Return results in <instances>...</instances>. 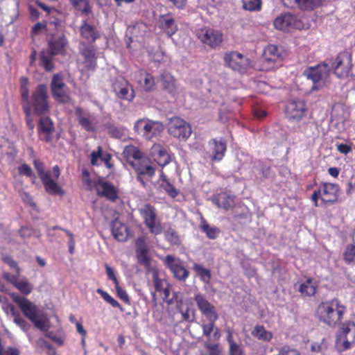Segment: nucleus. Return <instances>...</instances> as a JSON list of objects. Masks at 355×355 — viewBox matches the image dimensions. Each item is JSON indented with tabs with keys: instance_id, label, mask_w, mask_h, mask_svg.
Returning <instances> with one entry per match:
<instances>
[{
	"instance_id": "a19ab883",
	"label": "nucleus",
	"mask_w": 355,
	"mask_h": 355,
	"mask_svg": "<svg viewBox=\"0 0 355 355\" xmlns=\"http://www.w3.org/2000/svg\"><path fill=\"white\" fill-rule=\"evenodd\" d=\"M15 287L24 295H29L33 289V284H31L26 277H23L21 279L19 280Z\"/></svg>"
},
{
	"instance_id": "49530a36",
	"label": "nucleus",
	"mask_w": 355,
	"mask_h": 355,
	"mask_svg": "<svg viewBox=\"0 0 355 355\" xmlns=\"http://www.w3.org/2000/svg\"><path fill=\"white\" fill-rule=\"evenodd\" d=\"M96 293H98L102 298L107 303H109L114 308H118L120 310H123L121 305L114 299L107 292L102 290L101 288H98L96 290Z\"/></svg>"
},
{
	"instance_id": "5fc2aeb1",
	"label": "nucleus",
	"mask_w": 355,
	"mask_h": 355,
	"mask_svg": "<svg viewBox=\"0 0 355 355\" xmlns=\"http://www.w3.org/2000/svg\"><path fill=\"white\" fill-rule=\"evenodd\" d=\"M180 313L182 315V320L192 322L195 320V311L189 307L185 309H181Z\"/></svg>"
},
{
	"instance_id": "e2e57ef3",
	"label": "nucleus",
	"mask_w": 355,
	"mask_h": 355,
	"mask_svg": "<svg viewBox=\"0 0 355 355\" xmlns=\"http://www.w3.org/2000/svg\"><path fill=\"white\" fill-rule=\"evenodd\" d=\"M18 170L21 175H24L26 177H31L33 175V171L31 168L26 164H22L19 166Z\"/></svg>"
},
{
	"instance_id": "f03ea898",
	"label": "nucleus",
	"mask_w": 355,
	"mask_h": 355,
	"mask_svg": "<svg viewBox=\"0 0 355 355\" xmlns=\"http://www.w3.org/2000/svg\"><path fill=\"white\" fill-rule=\"evenodd\" d=\"M12 300L15 302L24 315L28 319L36 328L46 331L49 329V319L44 312L36 304L26 297L20 296L17 293L10 295Z\"/></svg>"
},
{
	"instance_id": "e433bc0d",
	"label": "nucleus",
	"mask_w": 355,
	"mask_h": 355,
	"mask_svg": "<svg viewBox=\"0 0 355 355\" xmlns=\"http://www.w3.org/2000/svg\"><path fill=\"white\" fill-rule=\"evenodd\" d=\"M138 82L140 86L146 92H150L154 89V78L152 75L146 72L140 73V78Z\"/></svg>"
},
{
	"instance_id": "4468645a",
	"label": "nucleus",
	"mask_w": 355,
	"mask_h": 355,
	"mask_svg": "<svg viewBox=\"0 0 355 355\" xmlns=\"http://www.w3.org/2000/svg\"><path fill=\"white\" fill-rule=\"evenodd\" d=\"M274 26L277 29L284 31L293 28L301 29L304 26L301 19L291 13L277 17L274 21Z\"/></svg>"
},
{
	"instance_id": "4be33fe9",
	"label": "nucleus",
	"mask_w": 355,
	"mask_h": 355,
	"mask_svg": "<svg viewBox=\"0 0 355 355\" xmlns=\"http://www.w3.org/2000/svg\"><path fill=\"white\" fill-rule=\"evenodd\" d=\"M211 151V158L212 162H220L225 157L227 150V143L225 140L216 139H211L209 142Z\"/></svg>"
},
{
	"instance_id": "0e129e2a",
	"label": "nucleus",
	"mask_w": 355,
	"mask_h": 355,
	"mask_svg": "<svg viewBox=\"0 0 355 355\" xmlns=\"http://www.w3.org/2000/svg\"><path fill=\"white\" fill-rule=\"evenodd\" d=\"M105 268L108 279L113 281L114 285L118 284L119 281L114 274L113 269L107 263L105 264Z\"/></svg>"
},
{
	"instance_id": "de8ad7c7",
	"label": "nucleus",
	"mask_w": 355,
	"mask_h": 355,
	"mask_svg": "<svg viewBox=\"0 0 355 355\" xmlns=\"http://www.w3.org/2000/svg\"><path fill=\"white\" fill-rule=\"evenodd\" d=\"M71 4L78 10L88 15L91 8L87 0H69Z\"/></svg>"
},
{
	"instance_id": "774afa93",
	"label": "nucleus",
	"mask_w": 355,
	"mask_h": 355,
	"mask_svg": "<svg viewBox=\"0 0 355 355\" xmlns=\"http://www.w3.org/2000/svg\"><path fill=\"white\" fill-rule=\"evenodd\" d=\"M18 276H19V275H17V273H16V275H12L11 274H10L9 272H3V279H6L8 282L12 284L14 286L19 281Z\"/></svg>"
},
{
	"instance_id": "052dcab7",
	"label": "nucleus",
	"mask_w": 355,
	"mask_h": 355,
	"mask_svg": "<svg viewBox=\"0 0 355 355\" xmlns=\"http://www.w3.org/2000/svg\"><path fill=\"white\" fill-rule=\"evenodd\" d=\"M282 355H302L300 351L295 348L285 345L279 348Z\"/></svg>"
},
{
	"instance_id": "aec40b11",
	"label": "nucleus",
	"mask_w": 355,
	"mask_h": 355,
	"mask_svg": "<svg viewBox=\"0 0 355 355\" xmlns=\"http://www.w3.org/2000/svg\"><path fill=\"white\" fill-rule=\"evenodd\" d=\"M306 112V104L303 100H293L287 104L286 107V115L290 119L298 121L305 115Z\"/></svg>"
},
{
	"instance_id": "58836bf2",
	"label": "nucleus",
	"mask_w": 355,
	"mask_h": 355,
	"mask_svg": "<svg viewBox=\"0 0 355 355\" xmlns=\"http://www.w3.org/2000/svg\"><path fill=\"white\" fill-rule=\"evenodd\" d=\"M10 313L14 322L24 331H27L30 328V324L21 317L19 312L17 311L14 306H11Z\"/></svg>"
},
{
	"instance_id": "9b49d317",
	"label": "nucleus",
	"mask_w": 355,
	"mask_h": 355,
	"mask_svg": "<svg viewBox=\"0 0 355 355\" xmlns=\"http://www.w3.org/2000/svg\"><path fill=\"white\" fill-rule=\"evenodd\" d=\"M137 173V179L143 186L146 185L144 179L146 177L152 178L155 174V168L151 165V161L147 157L143 156L132 166Z\"/></svg>"
},
{
	"instance_id": "5701e85b",
	"label": "nucleus",
	"mask_w": 355,
	"mask_h": 355,
	"mask_svg": "<svg viewBox=\"0 0 355 355\" xmlns=\"http://www.w3.org/2000/svg\"><path fill=\"white\" fill-rule=\"evenodd\" d=\"M150 155L154 160L162 167L168 164L171 162V157L166 150L160 144H155L150 149Z\"/></svg>"
},
{
	"instance_id": "4d7b16f0",
	"label": "nucleus",
	"mask_w": 355,
	"mask_h": 355,
	"mask_svg": "<svg viewBox=\"0 0 355 355\" xmlns=\"http://www.w3.org/2000/svg\"><path fill=\"white\" fill-rule=\"evenodd\" d=\"M114 287L116 289L117 296L119 297V299L123 301L125 304H130V297L127 292L119 286V283H118V284L114 285Z\"/></svg>"
},
{
	"instance_id": "ea45409f",
	"label": "nucleus",
	"mask_w": 355,
	"mask_h": 355,
	"mask_svg": "<svg viewBox=\"0 0 355 355\" xmlns=\"http://www.w3.org/2000/svg\"><path fill=\"white\" fill-rule=\"evenodd\" d=\"M161 177L162 180V188L170 197L174 198L178 196L179 193L178 190L168 180L165 175L162 174Z\"/></svg>"
},
{
	"instance_id": "cd10ccee",
	"label": "nucleus",
	"mask_w": 355,
	"mask_h": 355,
	"mask_svg": "<svg viewBox=\"0 0 355 355\" xmlns=\"http://www.w3.org/2000/svg\"><path fill=\"white\" fill-rule=\"evenodd\" d=\"M123 156L127 163L132 166L135 162H137L144 155L138 148L130 145L125 146L124 148L123 151Z\"/></svg>"
},
{
	"instance_id": "2eb2a0df",
	"label": "nucleus",
	"mask_w": 355,
	"mask_h": 355,
	"mask_svg": "<svg viewBox=\"0 0 355 355\" xmlns=\"http://www.w3.org/2000/svg\"><path fill=\"white\" fill-rule=\"evenodd\" d=\"M94 187L97 195L100 197H103L112 202L119 198L118 189L112 182L99 179L95 182Z\"/></svg>"
},
{
	"instance_id": "6e6552de",
	"label": "nucleus",
	"mask_w": 355,
	"mask_h": 355,
	"mask_svg": "<svg viewBox=\"0 0 355 355\" xmlns=\"http://www.w3.org/2000/svg\"><path fill=\"white\" fill-rule=\"evenodd\" d=\"M139 212L144 220V223L152 234L158 235L162 232V224L157 218L155 207L150 204H145L139 209Z\"/></svg>"
},
{
	"instance_id": "7ed1b4c3",
	"label": "nucleus",
	"mask_w": 355,
	"mask_h": 355,
	"mask_svg": "<svg viewBox=\"0 0 355 355\" xmlns=\"http://www.w3.org/2000/svg\"><path fill=\"white\" fill-rule=\"evenodd\" d=\"M47 94V87L44 85H39L33 92L31 101L28 105H24L26 125L30 130H32L35 126L31 116V107L37 114L47 113L49 109Z\"/></svg>"
},
{
	"instance_id": "c85d7f7f",
	"label": "nucleus",
	"mask_w": 355,
	"mask_h": 355,
	"mask_svg": "<svg viewBox=\"0 0 355 355\" xmlns=\"http://www.w3.org/2000/svg\"><path fill=\"white\" fill-rule=\"evenodd\" d=\"M159 22L160 27L169 36L175 34L178 30L177 25L175 24L173 18L169 15H161Z\"/></svg>"
},
{
	"instance_id": "9d476101",
	"label": "nucleus",
	"mask_w": 355,
	"mask_h": 355,
	"mask_svg": "<svg viewBox=\"0 0 355 355\" xmlns=\"http://www.w3.org/2000/svg\"><path fill=\"white\" fill-rule=\"evenodd\" d=\"M164 263L172 272L173 277L180 282H185L189 277L190 272L180 259H175L171 254L166 255Z\"/></svg>"
},
{
	"instance_id": "f704fd0d",
	"label": "nucleus",
	"mask_w": 355,
	"mask_h": 355,
	"mask_svg": "<svg viewBox=\"0 0 355 355\" xmlns=\"http://www.w3.org/2000/svg\"><path fill=\"white\" fill-rule=\"evenodd\" d=\"M199 227L200 229L203 232H205L206 236L210 239H216L220 232V229L217 227H211L207 220L202 216L201 217Z\"/></svg>"
},
{
	"instance_id": "0eeeda50",
	"label": "nucleus",
	"mask_w": 355,
	"mask_h": 355,
	"mask_svg": "<svg viewBox=\"0 0 355 355\" xmlns=\"http://www.w3.org/2000/svg\"><path fill=\"white\" fill-rule=\"evenodd\" d=\"M34 166L46 193L50 195L61 196L65 194L62 187L52 178L51 172L45 170L43 162L35 160Z\"/></svg>"
},
{
	"instance_id": "338daca9",
	"label": "nucleus",
	"mask_w": 355,
	"mask_h": 355,
	"mask_svg": "<svg viewBox=\"0 0 355 355\" xmlns=\"http://www.w3.org/2000/svg\"><path fill=\"white\" fill-rule=\"evenodd\" d=\"M0 355H20V352L13 347H8L5 350L0 348Z\"/></svg>"
},
{
	"instance_id": "b1692460",
	"label": "nucleus",
	"mask_w": 355,
	"mask_h": 355,
	"mask_svg": "<svg viewBox=\"0 0 355 355\" xmlns=\"http://www.w3.org/2000/svg\"><path fill=\"white\" fill-rule=\"evenodd\" d=\"M51 85L53 97L60 101H64L67 98L65 92L66 86L61 76L58 74H55L52 78Z\"/></svg>"
},
{
	"instance_id": "7c9ffc66",
	"label": "nucleus",
	"mask_w": 355,
	"mask_h": 355,
	"mask_svg": "<svg viewBox=\"0 0 355 355\" xmlns=\"http://www.w3.org/2000/svg\"><path fill=\"white\" fill-rule=\"evenodd\" d=\"M55 55L53 54L50 51L44 50L42 51L40 53V64L46 71H52L55 65L53 63L54 56Z\"/></svg>"
},
{
	"instance_id": "c756f323",
	"label": "nucleus",
	"mask_w": 355,
	"mask_h": 355,
	"mask_svg": "<svg viewBox=\"0 0 355 355\" xmlns=\"http://www.w3.org/2000/svg\"><path fill=\"white\" fill-rule=\"evenodd\" d=\"M159 80L162 82L163 87L172 96L176 93V85L173 77L167 71H163L159 76Z\"/></svg>"
},
{
	"instance_id": "ddd939ff",
	"label": "nucleus",
	"mask_w": 355,
	"mask_h": 355,
	"mask_svg": "<svg viewBox=\"0 0 355 355\" xmlns=\"http://www.w3.org/2000/svg\"><path fill=\"white\" fill-rule=\"evenodd\" d=\"M318 191L321 196V201L324 205L334 204L338 201L339 197V185L330 182H321Z\"/></svg>"
},
{
	"instance_id": "dca6fc26",
	"label": "nucleus",
	"mask_w": 355,
	"mask_h": 355,
	"mask_svg": "<svg viewBox=\"0 0 355 355\" xmlns=\"http://www.w3.org/2000/svg\"><path fill=\"white\" fill-rule=\"evenodd\" d=\"M198 38L204 44L211 48L219 46L223 41V35L218 31L203 28L197 31Z\"/></svg>"
},
{
	"instance_id": "412c9836",
	"label": "nucleus",
	"mask_w": 355,
	"mask_h": 355,
	"mask_svg": "<svg viewBox=\"0 0 355 355\" xmlns=\"http://www.w3.org/2000/svg\"><path fill=\"white\" fill-rule=\"evenodd\" d=\"M76 114L79 124L87 132H92L95 130L98 121L96 117L87 112L83 110L76 109Z\"/></svg>"
},
{
	"instance_id": "393cba45",
	"label": "nucleus",
	"mask_w": 355,
	"mask_h": 355,
	"mask_svg": "<svg viewBox=\"0 0 355 355\" xmlns=\"http://www.w3.org/2000/svg\"><path fill=\"white\" fill-rule=\"evenodd\" d=\"M80 34L81 38L89 44L94 42L99 37V32L97 28L86 21H83L80 27Z\"/></svg>"
},
{
	"instance_id": "c9c22d12",
	"label": "nucleus",
	"mask_w": 355,
	"mask_h": 355,
	"mask_svg": "<svg viewBox=\"0 0 355 355\" xmlns=\"http://www.w3.org/2000/svg\"><path fill=\"white\" fill-rule=\"evenodd\" d=\"M203 346L206 351L201 350L197 355H222V349L218 343H211L206 341Z\"/></svg>"
},
{
	"instance_id": "a18cd8bd",
	"label": "nucleus",
	"mask_w": 355,
	"mask_h": 355,
	"mask_svg": "<svg viewBox=\"0 0 355 355\" xmlns=\"http://www.w3.org/2000/svg\"><path fill=\"white\" fill-rule=\"evenodd\" d=\"M215 204L217 205L218 208H222L226 211L231 209L233 206V200L232 199L226 195H223V196L218 197L215 200Z\"/></svg>"
},
{
	"instance_id": "f8f14e48",
	"label": "nucleus",
	"mask_w": 355,
	"mask_h": 355,
	"mask_svg": "<svg viewBox=\"0 0 355 355\" xmlns=\"http://www.w3.org/2000/svg\"><path fill=\"white\" fill-rule=\"evenodd\" d=\"M334 73L338 78L347 77L352 69V56L348 52L340 53L332 64Z\"/></svg>"
},
{
	"instance_id": "4c0bfd02",
	"label": "nucleus",
	"mask_w": 355,
	"mask_h": 355,
	"mask_svg": "<svg viewBox=\"0 0 355 355\" xmlns=\"http://www.w3.org/2000/svg\"><path fill=\"white\" fill-rule=\"evenodd\" d=\"M193 270L195 271L196 275L200 277V279L204 282H209L211 278V270L208 268H205L202 265L198 263L193 264Z\"/></svg>"
},
{
	"instance_id": "20e7f679",
	"label": "nucleus",
	"mask_w": 355,
	"mask_h": 355,
	"mask_svg": "<svg viewBox=\"0 0 355 355\" xmlns=\"http://www.w3.org/2000/svg\"><path fill=\"white\" fill-rule=\"evenodd\" d=\"M194 301L201 313L206 317L209 323L202 324L201 328L203 335L209 338L214 331L215 323L218 319V314L214 304L209 302L206 297L200 293L195 294Z\"/></svg>"
},
{
	"instance_id": "6ab92c4d",
	"label": "nucleus",
	"mask_w": 355,
	"mask_h": 355,
	"mask_svg": "<svg viewBox=\"0 0 355 355\" xmlns=\"http://www.w3.org/2000/svg\"><path fill=\"white\" fill-rule=\"evenodd\" d=\"M134 130L137 132L149 133L152 132L153 133H160L164 131V125L157 121L141 119L135 122Z\"/></svg>"
},
{
	"instance_id": "a211bd4d",
	"label": "nucleus",
	"mask_w": 355,
	"mask_h": 355,
	"mask_svg": "<svg viewBox=\"0 0 355 355\" xmlns=\"http://www.w3.org/2000/svg\"><path fill=\"white\" fill-rule=\"evenodd\" d=\"M224 61L227 66L239 71L245 69L250 65V60L247 58L235 51L227 53L224 56Z\"/></svg>"
},
{
	"instance_id": "8fccbe9b",
	"label": "nucleus",
	"mask_w": 355,
	"mask_h": 355,
	"mask_svg": "<svg viewBox=\"0 0 355 355\" xmlns=\"http://www.w3.org/2000/svg\"><path fill=\"white\" fill-rule=\"evenodd\" d=\"M243 8L249 11H258L261 10V0H243Z\"/></svg>"
},
{
	"instance_id": "864d4df0",
	"label": "nucleus",
	"mask_w": 355,
	"mask_h": 355,
	"mask_svg": "<svg viewBox=\"0 0 355 355\" xmlns=\"http://www.w3.org/2000/svg\"><path fill=\"white\" fill-rule=\"evenodd\" d=\"M352 145L353 143L349 140L346 141L345 144L338 142L336 144L337 150L344 155H347L352 151Z\"/></svg>"
},
{
	"instance_id": "bb28decb",
	"label": "nucleus",
	"mask_w": 355,
	"mask_h": 355,
	"mask_svg": "<svg viewBox=\"0 0 355 355\" xmlns=\"http://www.w3.org/2000/svg\"><path fill=\"white\" fill-rule=\"evenodd\" d=\"M111 230L113 236L119 241H125L128 236V227L119 220L112 222Z\"/></svg>"
},
{
	"instance_id": "bf43d9fd",
	"label": "nucleus",
	"mask_w": 355,
	"mask_h": 355,
	"mask_svg": "<svg viewBox=\"0 0 355 355\" xmlns=\"http://www.w3.org/2000/svg\"><path fill=\"white\" fill-rule=\"evenodd\" d=\"M3 261L8 264L10 268H14L16 270L17 275L20 274V268L19 267L16 261L13 259L11 256H5L2 259Z\"/></svg>"
},
{
	"instance_id": "603ef678",
	"label": "nucleus",
	"mask_w": 355,
	"mask_h": 355,
	"mask_svg": "<svg viewBox=\"0 0 355 355\" xmlns=\"http://www.w3.org/2000/svg\"><path fill=\"white\" fill-rule=\"evenodd\" d=\"M355 258V245L353 244L347 245L344 254L343 259L347 263H351L354 261Z\"/></svg>"
},
{
	"instance_id": "680f3d73",
	"label": "nucleus",
	"mask_w": 355,
	"mask_h": 355,
	"mask_svg": "<svg viewBox=\"0 0 355 355\" xmlns=\"http://www.w3.org/2000/svg\"><path fill=\"white\" fill-rule=\"evenodd\" d=\"M136 252L143 250H148V246L146 243V239L144 236H139L136 239L135 241Z\"/></svg>"
},
{
	"instance_id": "423d86ee",
	"label": "nucleus",
	"mask_w": 355,
	"mask_h": 355,
	"mask_svg": "<svg viewBox=\"0 0 355 355\" xmlns=\"http://www.w3.org/2000/svg\"><path fill=\"white\" fill-rule=\"evenodd\" d=\"M330 69L327 64L322 63L306 68L302 76L311 84L310 90L317 91L324 87L329 79Z\"/></svg>"
},
{
	"instance_id": "3c124183",
	"label": "nucleus",
	"mask_w": 355,
	"mask_h": 355,
	"mask_svg": "<svg viewBox=\"0 0 355 355\" xmlns=\"http://www.w3.org/2000/svg\"><path fill=\"white\" fill-rule=\"evenodd\" d=\"M149 250H143L136 252L137 258L138 261L141 265L148 268L150 265V259L148 256Z\"/></svg>"
},
{
	"instance_id": "1a4fd4ad",
	"label": "nucleus",
	"mask_w": 355,
	"mask_h": 355,
	"mask_svg": "<svg viewBox=\"0 0 355 355\" xmlns=\"http://www.w3.org/2000/svg\"><path fill=\"white\" fill-rule=\"evenodd\" d=\"M80 56L78 64L80 70L94 71L96 67V50L92 45H87L81 42L80 44Z\"/></svg>"
},
{
	"instance_id": "6e6d98bb",
	"label": "nucleus",
	"mask_w": 355,
	"mask_h": 355,
	"mask_svg": "<svg viewBox=\"0 0 355 355\" xmlns=\"http://www.w3.org/2000/svg\"><path fill=\"white\" fill-rule=\"evenodd\" d=\"M153 279L155 291L161 293L164 288V279L159 277V273L156 270L153 271Z\"/></svg>"
},
{
	"instance_id": "39448f33",
	"label": "nucleus",
	"mask_w": 355,
	"mask_h": 355,
	"mask_svg": "<svg viewBox=\"0 0 355 355\" xmlns=\"http://www.w3.org/2000/svg\"><path fill=\"white\" fill-rule=\"evenodd\" d=\"M335 347L340 352L355 347V322L347 320L339 325L336 333Z\"/></svg>"
},
{
	"instance_id": "69168bd1",
	"label": "nucleus",
	"mask_w": 355,
	"mask_h": 355,
	"mask_svg": "<svg viewBox=\"0 0 355 355\" xmlns=\"http://www.w3.org/2000/svg\"><path fill=\"white\" fill-rule=\"evenodd\" d=\"M228 355H245L244 351L241 346L239 344L228 348Z\"/></svg>"
},
{
	"instance_id": "f3484780",
	"label": "nucleus",
	"mask_w": 355,
	"mask_h": 355,
	"mask_svg": "<svg viewBox=\"0 0 355 355\" xmlns=\"http://www.w3.org/2000/svg\"><path fill=\"white\" fill-rule=\"evenodd\" d=\"M49 51L54 55L67 54L69 48V42L66 35L63 33L53 34L48 41Z\"/></svg>"
},
{
	"instance_id": "79ce46f5",
	"label": "nucleus",
	"mask_w": 355,
	"mask_h": 355,
	"mask_svg": "<svg viewBox=\"0 0 355 355\" xmlns=\"http://www.w3.org/2000/svg\"><path fill=\"white\" fill-rule=\"evenodd\" d=\"M166 240L172 245L179 246L181 244L180 236L177 232L172 227H168L164 232Z\"/></svg>"
},
{
	"instance_id": "13d9d810",
	"label": "nucleus",
	"mask_w": 355,
	"mask_h": 355,
	"mask_svg": "<svg viewBox=\"0 0 355 355\" xmlns=\"http://www.w3.org/2000/svg\"><path fill=\"white\" fill-rule=\"evenodd\" d=\"M114 89L119 98L125 99L132 98V92L129 93V89L128 87H122L120 88L115 87Z\"/></svg>"
},
{
	"instance_id": "09e8293b",
	"label": "nucleus",
	"mask_w": 355,
	"mask_h": 355,
	"mask_svg": "<svg viewBox=\"0 0 355 355\" xmlns=\"http://www.w3.org/2000/svg\"><path fill=\"white\" fill-rule=\"evenodd\" d=\"M331 116L336 121L343 122L345 119L343 106L340 104L334 105L332 107Z\"/></svg>"
},
{
	"instance_id": "2f4dec72",
	"label": "nucleus",
	"mask_w": 355,
	"mask_h": 355,
	"mask_svg": "<svg viewBox=\"0 0 355 355\" xmlns=\"http://www.w3.org/2000/svg\"><path fill=\"white\" fill-rule=\"evenodd\" d=\"M282 50L278 46L270 44L263 49V57L268 62H275L280 58Z\"/></svg>"
},
{
	"instance_id": "37998d69",
	"label": "nucleus",
	"mask_w": 355,
	"mask_h": 355,
	"mask_svg": "<svg viewBox=\"0 0 355 355\" xmlns=\"http://www.w3.org/2000/svg\"><path fill=\"white\" fill-rule=\"evenodd\" d=\"M146 25L143 23L137 22L128 28L127 32L130 35V38H137L139 35H142L145 32Z\"/></svg>"
},
{
	"instance_id": "f257e3e1",
	"label": "nucleus",
	"mask_w": 355,
	"mask_h": 355,
	"mask_svg": "<svg viewBox=\"0 0 355 355\" xmlns=\"http://www.w3.org/2000/svg\"><path fill=\"white\" fill-rule=\"evenodd\" d=\"M347 311V307L341 302L334 298L322 302L316 308L315 318L320 323L330 327L340 325Z\"/></svg>"
},
{
	"instance_id": "c03bdc74",
	"label": "nucleus",
	"mask_w": 355,
	"mask_h": 355,
	"mask_svg": "<svg viewBox=\"0 0 355 355\" xmlns=\"http://www.w3.org/2000/svg\"><path fill=\"white\" fill-rule=\"evenodd\" d=\"M38 131L43 133H51L53 130V124L49 117H42L38 123Z\"/></svg>"
},
{
	"instance_id": "72a5a7b5",
	"label": "nucleus",
	"mask_w": 355,
	"mask_h": 355,
	"mask_svg": "<svg viewBox=\"0 0 355 355\" xmlns=\"http://www.w3.org/2000/svg\"><path fill=\"white\" fill-rule=\"evenodd\" d=\"M251 334L254 338L265 342H270L273 337L272 333L261 324L255 325Z\"/></svg>"
},
{
	"instance_id": "a878e982",
	"label": "nucleus",
	"mask_w": 355,
	"mask_h": 355,
	"mask_svg": "<svg viewBox=\"0 0 355 355\" xmlns=\"http://www.w3.org/2000/svg\"><path fill=\"white\" fill-rule=\"evenodd\" d=\"M169 133H191V128L189 123L180 117H173L168 122Z\"/></svg>"
},
{
	"instance_id": "473e14b6",
	"label": "nucleus",
	"mask_w": 355,
	"mask_h": 355,
	"mask_svg": "<svg viewBox=\"0 0 355 355\" xmlns=\"http://www.w3.org/2000/svg\"><path fill=\"white\" fill-rule=\"evenodd\" d=\"M318 286L313 283L312 278H308L306 282L300 284L298 291L304 297H312L317 292Z\"/></svg>"
}]
</instances>
